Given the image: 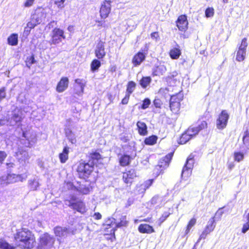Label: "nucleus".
Returning a JSON list of instances; mask_svg holds the SVG:
<instances>
[{
  "label": "nucleus",
  "instance_id": "69168bd1",
  "mask_svg": "<svg viewBox=\"0 0 249 249\" xmlns=\"http://www.w3.org/2000/svg\"><path fill=\"white\" fill-rule=\"evenodd\" d=\"M109 71L111 72H115L116 71V67L115 66H112L110 67Z\"/></svg>",
  "mask_w": 249,
  "mask_h": 249
},
{
  "label": "nucleus",
  "instance_id": "9d476101",
  "mask_svg": "<svg viewBox=\"0 0 249 249\" xmlns=\"http://www.w3.org/2000/svg\"><path fill=\"white\" fill-rule=\"evenodd\" d=\"M55 238L48 233H44L39 239V245L46 249H51L54 247Z\"/></svg>",
  "mask_w": 249,
  "mask_h": 249
},
{
  "label": "nucleus",
  "instance_id": "13d9d810",
  "mask_svg": "<svg viewBox=\"0 0 249 249\" xmlns=\"http://www.w3.org/2000/svg\"><path fill=\"white\" fill-rule=\"evenodd\" d=\"M7 157V154L5 152L0 151V162L2 163Z\"/></svg>",
  "mask_w": 249,
  "mask_h": 249
},
{
  "label": "nucleus",
  "instance_id": "6ab92c4d",
  "mask_svg": "<svg viewBox=\"0 0 249 249\" xmlns=\"http://www.w3.org/2000/svg\"><path fill=\"white\" fill-rule=\"evenodd\" d=\"M181 54V50L178 44L171 48L169 52V55L172 59H178Z\"/></svg>",
  "mask_w": 249,
  "mask_h": 249
},
{
  "label": "nucleus",
  "instance_id": "2eb2a0df",
  "mask_svg": "<svg viewBox=\"0 0 249 249\" xmlns=\"http://www.w3.org/2000/svg\"><path fill=\"white\" fill-rule=\"evenodd\" d=\"M195 157L193 153L190 154L188 157L182 170V176L184 174L188 176L191 173L195 163Z\"/></svg>",
  "mask_w": 249,
  "mask_h": 249
},
{
  "label": "nucleus",
  "instance_id": "a18cd8bd",
  "mask_svg": "<svg viewBox=\"0 0 249 249\" xmlns=\"http://www.w3.org/2000/svg\"><path fill=\"white\" fill-rule=\"evenodd\" d=\"M243 143L246 146L249 145V132L246 130L243 137Z\"/></svg>",
  "mask_w": 249,
  "mask_h": 249
},
{
  "label": "nucleus",
  "instance_id": "ea45409f",
  "mask_svg": "<svg viewBox=\"0 0 249 249\" xmlns=\"http://www.w3.org/2000/svg\"><path fill=\"white\" fill-rule=\"evenodd\" d=\"M234 160L237 162H240L244 159V154L240 151H235L233 153Z\"/></svg>",
  "mask_w": 249,
  "mask_h": 249
},
{
  "label": "nucleus",
  "instance_id": "864d4df0",
  "mask_svg": "<svg viewBox=\"0 0 249 249\" xmlns=\"http://www.w3.org/2000/svg\"><path fill=\"white\" fill-rule=\"evenodd\" d=\"M35 0H25L23 3V6L24 7H30L32 6L34 3Z\"/></svg>",
  "mask_w": 249,
  "mask_h": 249
},
{
  "label": "nucleus",
  "instance_id": "c03bdc74",
  "mask_svg": "<svg viewBox=\"0 0 249 249\" xmlns=\"http://www.w3.org/2000/svg\"><path fill=\"white\" fill-rule=\"evenodd\" d=\"M75 82L79 86L81 89V93H83L84 92V88L86 85V82L84 80L80 79H75Z\"/></svg>",
  "mask_w": 249,
  "mask_h": 249
},
{
  "label": "nucleus",
  "instance_id": "09e8293b",
  "mask_svg": "<svg viewBox=\"0 0 249 249\" xmlns=\"http://www.w3.org/2000/svg\"><path fill=\"white\" fill-rule=\"evenodd\" d=\"M223 208H220L218 210L215 212L214 215L213 217H214V220L216 221V218L217 219H220L222 215L224 213V211H222Z\"/></svg>",
  "mask_w": 249,
  "mask_h": 249
},
{
  "label": "nucleus",
  "instance_id": "bf43d9fd",
  "mask_svg": "<svg viewBox=\"0 0 249 249\" xmlns=\"http://www.w3.org/2000/svg\"><path fill=\"white\" fill-rule=\"evenodd\" d=\"M66 185L69 187V189L71 190H75V188H77V186L74 185L72 182L71 181H67L66 182Z\"/></svg>",
  "mask_w": 249,
  "mask_h": 249
},
{
  "label": "nucleus",
  "instance_id": "0e129e2a",
  "mask_svg": "<svg viewBox=\"0 0 249 249\" xmlns=\"http://www.w3.org/2000/svg\"><path fill=\"white\" fill-rule=\"evenodd\" d=\"M235 164L233 162H230L228 163V168L229 170H232Z\"/></svg>",
  "mask_w": 249,
  "mask_h": 249
},
{
  "label": "nucleus",
  "instance_id": "20e7f679",
  "mask_svg": "<svg viewBox=\"0 0 249 249\" xmlns=\"http://www.w3.org/2000/svg\"><path fill=\"white\" fill-rule=\"evenodd\" d=\"M173 156V152H170L160 160L154 168L157 176L164 173V171L169 166Z\"/></svg>",
  "mask_w": 249,
  "mask_h": 249
},
{
  "label": "nucleus",
  "instance_id": "dca6fc26",
  "mask_svg": "<svg viewBox=\"0 0 249 249\" xmlns=\"http://www.w3.org/2000/svg\"><path fill=\"white\" fill-rule=\"evenodd\" d=\"M176 26L181 32H185L188 28V21L186 15H179L176 21Z\"/></svg>",
  "mask_w": 249,
  "mask_h": 249
},
{
  "label": "nucleus",
  "instance_id": "f3484780",
  "mask_svg": "<svg viewBox=\"0 0 249 249\" xmlns=\"http://www.w3.org/2000/svg\"><path fill=\"white\" fill-rule=\"evenodd\" d=\"M69 80L67 77H62L58 82L55 90L58 93H61L66 90L69 86Z\"/></svg>",
  "mask_w": 249,
  "mask_h": 249
},
{
  "label": "nucleus",
  "instance_id": "de8ad7c7",
  "mask_svg": "<svg viewBox=\"0 0 249 249\" xmlns=\"http://www.w3.org/2000/svg\"><path fill=\"white\" fill-rule=\"evenodd\" d=\"M36 25V24L33 22L32 21L28 22L27 23V26L25 28V31L30 33L31 29L34 28Z\"/></svg>",
  "mask_w": 249,
  "mask_h": 249
},
{
  "label": "nucleus",
  "instance_id": "603ef678",
  "mask_svg": "<svg viewBox=\"0 0 249 249\" xmlns=\"http://www.w3.org/2000/svg\"><path fill=\"white\" fill-rule=\"evenodd\" d=\"M66 0H56L54 2L58 8H62L64 7V2Z\"/></svg>",
  "mask_w": 249,
  "mask_h": 249
},
{
  "label": "nucleus",
  "instance_id": "c85d7f7f",
  "mask_svg": "<svg viewBox=\"0 0 249 249\" xmlns=\"http://www.w3.org/2000/svg\"><path fill=\"white\" fill-rule=\"evenodd\" d=\"M158 139V136L153 135L145 138L144 140V143L147 145H153L157 143Z\"/></svg>",
  "mask_w": 249,
  "mask_h": 249
},
{
  "label": "nucleus",
  "instance_id": "4d7b16f0",
  "mask_svg": "<svg viewBox=\"0 0 249 249\" xmlns=\"http://www.w3.org/2000/svg\"><path fill=\"white\" fill-rule=\"evenodd\" d=\"M151 37L156 41L160 39V35L158 32H152L150 35Z\"/></svg>",
  "mask_w": 249,
  "mask_h": 249
},
{
  "label": "nucleus",
  "instance_id": "6e6552de",
  "mask_svg": "<svg viewBox=\"0 0 249 249\" xmlns=\"http://www.w3.org/2000/svg\"><path fill=\"white\" fill-rule=\"evenodd\" d=\"M69 202L68 206L73 210L81 213L86 212V207L84 202L82 200H77V198L75 196H71Z\"/></svg>",
  "mask_w": 249,
  "mask_h": 249
},
{
  "label": "nucleus",
  "instance_id": "9b49d317",
  "mask_svg": "<svg viewBox=\"0 0 249 249\" xmlns=\"http://www.w3.org/2000/svg\"><path fill=\"white\" fill-rule=\"evenodd\" d=\"M229 119V114L226 110H222L216 119V125L218 129H223L228 124Z\"/></svg>",
  "mask_w": 249,
  "mask_h": 249
},
{
  "label": "nucleus",
  "instance_id": "c756f323",
  "mask_svg": "<svg viewBox=\"0 0 249 249\" xmlns=\"http://www.w3.org/2000/svg\"><path fill=\"white\" fill-rule=\"evenodd\" d=\"M196 219L195 217H192L188 221L185 230V235L188 234L191 231L192 228L196 224Z\"/></svg>",
  "mask_w": 249,
  "mask_h": 249
},
{
  "label": "nucleus",
  "instance_id": "774afa93",
  "mask_svg": "<svg viewBox=\"0 0 249 249\" xmlns=\"http://www.w3.org/2000/svg\"><path fill=\"white\" fill-rule=\"evenodd\" d=\"M96 22L98 23V26L99 27L102 26L103 25V23L101 21L98 20L96 21Z\"/></svg>",
  "mask_w": 249,
  "mask_h": 249
},
{
  "label": "nucleus",
  "instance_id": "0eeeda50",
  "mask_svg": "<svg viewBox=\"0 0 249 249\" xmlns=\"http://www.w3.org/2000/svg\"><path fill=\"white\" fill-rule=\"evenodd\" d=\"M148 51V48L146 47L145 49H141L134 54L131 59V63L133 67H139L145 61Z\"/></svg>",
  "mask_w": 249,
  "mask_h": 249
},
{
  "label": "nucleus",
  "instance_id": "393cba45",
  "mask_svg": "<svg viewBox=\"0 0 249 249\" xmlns=\"http://www.w3.org/2000/svg\"><path fill=\"white\" fill-rule=\"evenodd\" d=\"M192 139L191 135L185 130L179 137L178 142L179 144H184Z\"/></svg>",
  "mask_w": 249,
  "mask_h": 249
},
{
  "label": "nucleus",
  "instance_id": "f704fd0d",
  "mask_svg": "<svg viewBox=\"0 0 249 249\" xmlns=\"http://www.w3.org/2000/svg\"><path fill=\"white\" fill-rule=\"evenodd\" d=\"M136 87V84L133 81H129L126 85V93L131 95L134 91Z\"/></svg>",
  "mask_w": 249,
  "mask_h": 249
},
{
  "label": "nucleus",
  "instance_id": "bb28decb",
  "mask_svg": "<svg viewBox=\"0 0 249 249\" xmlns=\"http://www.w3.org/2000/svg\"><path fill=\"white\" fill-rule=\"evenodd\" d=\"M89 160L88 162L89 163H94L95 160L98 161L102 159V155L97 151H92L89 153Z\"/></svg>",
  "mask_w": 249,
  "mask_h": 249
},
{
  "label": "nucleus",
  "instance_id": "39448f33",
  "mask_svg": "<svg viewBox=\"0 0 249 249\" xmlns=\"http://www.w3.org/2000/svg\"><path fill=\"white\" fill-rule=\"evenodd\" d=\"M105 235H107L106 237L108 240L113 241L116 239L115 232L117 230L116 222L114 219H108L104 225Z\"/></svg>",
  "mask_w": 249,
  "mask_h": 249
},
{
  "label": "nucleus",
  "instance_id": "2f4dec72",
  "mask_svg": "<svg viewBox=\"0 0 249 249\" xmlns=\"http://www.w3.org/2000/svg\"><path fill=\"white\" fill-rule=\"evenodd\" d=\"M16 246H15L3 239H0V249H16Z\"/></svg>",
  "mask_w": 249,
  "mask_h": 249
},
{
  "label": "nucleus",
  "instance_id": "72a5a7b5",
  "mask_svg": "<svg viewBox=\"0 0 249 249\" xmlns=\"http://www.w3.org/2000/svg\"><path fill=\"white\" fill-rule=\"evenodd\" d=\"M100 59L95 58L92 60L90 63V70L92 71H95L98 70L101 66Z\"/></svg>",
  "mask_w": 249,
  "mask_h": 249
},
{
  "label": "nucleus",
  "instance_id": "1a4fd4ad",
  "mask_svg": "<svg viewBox=\"0 0 249 249\" xmlns=\"http://www.w3.org/2000/svg\"><path fill=\"white\" fill-rule=\"evenodd\" d=\"M216 222L214 220V217H212L208 221L207 224L200 234L198 239V242L202 239H205L208 235L212 232L216 227Z\"/></svg>",
  "mask_w": 249,
  "mask_h": 249
},
{
  "label": "nucleus",
  "instance_id": "a19ab883",
  "mask_svg": "<svg viewBox=\"0 0 249 249\" xmlns=\"http://www.w3.org/2000/svg\"><path fill=\"white\" fill-rule=\"evenodd\" d=\"M128 221L126 220V216H123L120 219V221L116 223V228L126 227L128 225Z\"/></svg>",
  "mask_w": 249,
  "mask_h": 249
},
{
  "label": "nucleus",
  "instance_id": "473e14b6",
  "mask_svg": "<svg viewBox=\"0 0 249 249\" xmlns=\"http://www.w3.org/2000/svg\"><path fill=\"white\" fill-rule=\"evenodd\" d=\"M246 51L237 49L236 54V60L238 62L243 61L246 58Z\"/></svg>",
  "mask_w": 249,
  "mask_h": 249
},
{
  "label": "nucleus",
  "instance_id": "3c124183",
  "mask_svg": "<svg viewBox=\"0 0 249 249\" xmlns=\"http://www.w3.org/2000/svg\"><path fill=\"white\" fill-rule=\"evenodd\" d=\"M130 95L125 93L124 97L122 99L121 103L123 105H127L128 103Z\"/></svg>",
  "mask_w": 249,
  "mask_h": 249
},
{
  "label": "nucleus",
  "instance_id": "a211bd4d",
  "mask_svg": "<svg viewBox=\"0 0 249 249\" xmlns=\"http://www.w3.org/2000/svg\"><path fill=\"white\" fill-rule=\"evenodd\" d=\"M138 231L142 234H151L155 232V231L153 226L148 224H141L138 228Z\"/></svg>",
  "mask_w": 249,
  "mask_h": 249
},
{
  "label": "nucleus",
  "instance_id": "423d86ee",
  "mask_svg": "<svg viewBox=\"0 0 249 249\" xmlns=\"http://www.w3.org/2000/svg\"><path fill=\"white\" fill-rule=\"evenodd\" d=\"M183 97L179 93L173 95L170 99V108L173 113L177 114L179 113L180 108V102Z\"/></svg>",
  "mask_w": 249,
  "mask_h": 249
},
{
  "label": "nucleus",
  "instance_id": "338daca9",
  "mask_svg": "<svg viewBox=\"0 0 249 249\" xmlns=\"http://www.w3.org/2000/svg\"><path fill=\"white\" fill-rule=\"evenodd\" d=\"M152 218L151 217H147L146 218L142 219V221L143 222H150L151 221Z\"/></svg>",
  "mask_w": 249,
  "mask_h": 249
},
{
  "label": "nucleus",
  "instance_id": "4be33fe9",
  "mask_svg": "<svg viewBox=\"0 0 249 249\" xmlns=\"http://www.w3.org/2000/svg\"><path fill=\"white\" fill-rule=\"evenodd\" d=\"M132 158L130 155L126 154L122 155L119 158V163L120 166L122 167H126L131 163Z\"/></svg>",
  "mask_w": 249,
  "mask_h": 249
},
{
  "label": "nucleus",
  "instance_id": "e2e57ef3",
  "mask_svg": "<svg viewBox=\"0 0 249 249\" xmlns=\"http://www.w3.org/2000/svg\"><path fill=\"white\" fill-rule=\"evenodd\" d=\"M134 199L133 198H129L128 199L126 203V207H129L133 204Z\"/></svg>",
  "mask_w": 249,
  "mask_h": 249
},
{
  "label": "nucleus",
  "instance_id": "e433bc0d",
  "mask_svg": "<svg viewBox=\"0 0 249 249\" xmlns=\"http://www.w3.org/2000/svg\"><path fill=\"white\" fill-rule=\"evenodd\" d=\"M153 103L156 108L160 109L161 108L164 104L163 101L162 100L161 98L158 96L155 97Z\"/></svg>",
  "mask_w": 249,
  "mask_h": 249
},
{
  "label": "nucleus",
  "instance_id": "37998d69",
  "mask_svg": "<svg viewBox=\"0 0 249 249\" xmlns=\"http://www.w3.org/2000/svg\"><path fill=\"white\" fill-rule=\"evenodd\" d=\"M151 104V100L148 98H144L142 101V104L141 105L140 108L142 109H146L148 108L150 105Z\"/></svg>",
  "mask_w": 249,
  "mask_h": 249
},
{
  "label": "nucleus",
  "instance_id": "5701e85b",
  "mask_svg": "<svg viewBox=\"0 0 249 249\" xmlns=\"http://www.w3.org/2000/svg\"><path fill=\"white\" fill-rule=\"evenodd\" d=\"M69 147L67 146L63 148L62 152L59 154V158L60 162L64 163L68 160L69 154Z\"/></svg>",
  "mask_w": 249,
  "mask_h": 249
},
{
  "label": "nucleus",
  "instance_id": "cd10ccee",
  "mask_svg": "<svg viewBox=\"0 0 249 249\" xmlns=\"http://www.w3.org/2000/svg\"><path fill=\"white\" fill-rule=\"evenodd\" d=\"M152 79L150 76H142L139 81V84L142 89H146L150 84Z\"/></svg>",
  "mask_w": 249,
  "mask_h": 249
},
{
  "label": "nucleus",
  "instance_id": "8fccbe9b",
  "mask_svg": "<svg viewBox=\"0 0 249 249\" xmlns=\"http://www.w3.org/2000/svg\"><path fill=\"white\" fill-rule=\"evenodd\" d=\"M153 181V179H149L145 181L143 184L144 190L148 189L152 185Z\"/></svg>",
  "mask_w": 249,
  "mask_h": 249
},
{
  "label": "nucleus",
  "instance_id": "5fc2aeb1",
  "mask_svg": "<svg viewBox=\"0 0 249 249\" xmlns=\"http://www.w3.org/2000/svg\"><path fill=\"white\" fill-rule=\"evenodd\" d=\"M12 119L16 122H20L22 120V117L20 115H19L18 114H17V113H15L12 115Z\"/></svg>",
  "mask_w": 249,
  "mask_h": 249
},
{
  "label": "nucleus",
  "instance_id": "a878e982",
  "mask_svg": "<svg viewBox=\"0 0 249 249\" xmlns=\"http://www.w3.org/2000/svg\"><path fill=\"white\" fill-rule=\"evenodd\" d=\"M166 71V68L164 66H158L153 69L152 75L153 76L162 75Z\"/></svg>",
  "mask_w": 249,
  "mask_h": 249
},
{
  "label": "nucleus",
  "instance_id": "f03ea898",
  "mask_svg": "<svg viewBox=\"0 0 249 249\" xmlns=\"http://www.w3.org/2000/svg\"><path fill=\"white\" fill-rule=\"evenodd\" d=\"M94 167V163H89L84 160L79 161L76 168L78 178L88 181V178L93 172Z\"/></svg>",
  "mask_w": 249,
  "mask_h": 249
},
{
  "label": "nucleus",
  "instance_id": "680f3d73",
  "mask_svg": "<svg viewBox=\"0 0 249 249\" xmlns=\"http://www.w3.org/2000/svg\"><path fill=\"white\" fill-rule=\"evenodd\" d=\"M93 217L95 220H99L102 218V215L100 213L96 212L94 213Z\"/></svg>",
  "mask_w": 249,
  "mask_h": 249
},
{
  "label": "nucleus",
  "instance_id": "6e6d98bb",
  "mask_svg": "<svg viewBox=\"0 0 249 249\" xmlns=\"http://www.w3.org/2000/svg\"><path fill=\"white\" fill-rule=\"evenodd\" d=\"M249 230V221L243 224L242 228V232L243 233H246Z\"/></svg>",
  "mask_w": 249,
  "mask_h": 249
},
{
  "label": "nucleus",
  "instance_id": "c9c22d12",
  "mask_svg": "<svg viewBox=\"0 0 249 249\" xmlns=\"http://www.w3.org/2000/svg\"><path fill=\"white\" fill-rule=\"evenodd\" d=\"M172 213L169 211L164 212L163 213L161 214V215L160 216V217L159 218V226H160L162 224V223H163L170 215L172 214Z\"/></svg>",
  "mask_w": 249,
  "mask_h": 249
},
{
  "label": "nucleus",
  "instance_id": "4468645a",
  "mask_svg": "<svg viewBox=\"0 0 249 249\" xmlns=\"http://www.w3.org/2000/svg\"><path fill=\"white\" fill-rule=\"evenodd\" d=\"M66 36L63 30L58 28H54L52 30L51 36V44H56L62 41V39H65Z\"/></svg>",
  "mask_w": 249,
  "mask_h": 249
},
{
  "label": "nucleus",
  "instance_id": "4c0bfd02",
  "mask_svg": "<svg viewBox=\"0 0 249 249\" xmlns=\"http://www.w3.org/2000/svg\"><path fill=\"white\" fill-rule=\"evenodd\" d=\"M199 132L207 128L208 124L206 121L199 120L197 125L196 126Z\"/></svg>",
  "mask_w": 249,
  "mask_h": 249
},
{
  "label": "nucleus",
  "instance_id": "7c9ffc66",
  "mask_svg": "<svg viewBox=\"0 0 249 249\" xmlns=\"http://www.w3.org/2000/svg\"><path fill=\"white\" fill-rule=\"evenodd\" d=\"M7 42L9 45L11 46H16L18 43V35L17 34L13 33L7 38Z\"/></svg>",
  "mask_w": 249,
  "mask_h": 249
},
{
  "label": "nucleus",
  "instance_id": "ddd939ff",
  "mask_svg": "<svg viewBox=\"0 0 249 249\" xmlns=\"http://www.w3.org/2000/svg\"><path fill=\"white\" fill-rule=\"evenodd\" d=\"M114 0H104L100 8V16L101 18L105 19L108 17L111 11V3Z\"/></svg>",
  "mask_w": 249,
  "mask_h": 249
},
{
  "label": "nucleus",
  "instance_id": "b1692460",
  "mask_svg": "<svg viewBox=\"0 0 249 249\" xmlns=\"http://www.w3.org/2000/svg\"><path fill=\"white\" fill-rule=\"evenodd\" d=\"M53 231L55 235L57 237L65 236L68 231V230L66 228H62L60 226H56L53 229Z\"/></svg>",
  "mask_w": 249,
  "mask_h": 249
},
{
  "label": "nucleus",
  "instance_id": "7ed1b4c3",
  "mask_svg": "<svg viewBox=\"0 0 249 249\" xmlns=\"http://www.w3.org/2000/svg\"><path fill=\"white\" fill-rule=\"evenodd\" d=\"M138 178L139 175L135 169H125L122 172V179L126 188H130L136 182Z\"/></svg>",
  "mask_w": 249,
  "mask_h": 249
},
{
  "label": "nucleus",
  "instance_id": "412c9836",
  "mask_svg": "<svg viewBox=\"0 0 249 249\" xmlns=\"http://www.w3.org/2000/svg\"><path fill=\"white\" fill-rule=\"evenodd\" d=\"M136 125L138 132L140 135L144 136L147 135V126L145 123L141 121H138L136 124Z\"/></svg>",
  "mask_w": 249,
  "mask_h": 249
},
{
  "label": "nucleus",
  "instance_id": "f257e3e1",
  "mask_svg": "<svg viewBox=\"0 0 249 249\" xmlns=\"http://www.w3.org/2000/svg\"><path fill=\"white\" fill-rule=\"evenodd\" d=\"M14 239L17 243L16 247L21 249H32L36 243L34 234L25 228L17 230L14 235Z\"/></svg>",
  "mask_w": 249,
  "mask_h": 249
},
{
  "label": "nucleus",
  "instance_id": "58836bf2",
  "mask_svg": "<svg viewBox=\"0 0 249 249\" xmlns=\"http://www.w3.org/2000/svg\"><path fill=\"white\" fill-rule=\"evenodd\" d=\"M186 130L190 135H191L192 138L195 137L199 132L196 126H191L188 127Z\"/></svg>",
  "mask_w": 249,
  "mask_h": 249
},
{
  "label": "nucleus",
  "instance_id": "79ce46f5",
  "mask_svg": "<svg viewBox=\"0 0 249 249\" xmlns=\"http://www.w3.org/2000/svg\"><path fill=\"white\" fill-rule=\"evenodd\" d=\"M248 46V39L247 37L243 38L240 44L238 46V49H241L247 51V48Z\"/></svg>",
  "mask_w": 249,
  "mask_h": 249
},
{
  "label": "nucleus",
  "instance_id": "f8f14e48",
  "mask_svg": "<svg viewBox=\"0 0 249 249\" xmlns=\"http://www.w3.org/2000/svg\"><path fill=\"white\" fill-rule=\"evenodd\" d=\"M105 42L102 40H99L94 49V54L95 57L98 59L103 60L106 56V52L105 48Z\"/></svg>",
  "mask_w": 249,
  "mask_h": 249
},
{
  "label": "nucleus",
  "instance_id": "49530a36",
  "mask_svg": "<svg viewBox=\"0 0 249 249\" xmlns=\"http://www.w3.org/2000/svg\"><path fill=\"white\" fill-rule=\"evenodd\" d=\"M214 9L213 7H208L205 11V16L207 18L212 17L214 15Z\"/></svg>",
  "mask_w": 249,
  "mask_h": 249
},
{
  "label": "nucleus",
  "instance_id": "aec40b11",
  "mask_svg": "<svg viewBox=\"0 0 249 249\" xmlns=\"http://www.w3.org/2000/svg\"><path fill=\"white\" fill-rule=\"evenodd\" d=\"M92 190V187L91 186V182L89 185L80 184L75 188V191L78 192L80 194L86 195L89 194Z\"/></svg>",
  "mask_w": 249,
  "mask_h": 249
},
{
  "label": "nucleus",
  "instance_id": "052dcab7",
  "mask_svg": "<svg viewBox=\"0 0 249 249\" xmlns=\"http://www.w3.org/2000/svg\"><path fill=\"white\" fill-rule=\"evenodd\" d=\"M27 62H28L30 65L34 64L35 62L34 55H32L31 56L28 57L27 58Z\"/></svg>",
  "mask_w": 249,
  "mask_h": 249
}]
</instances>
